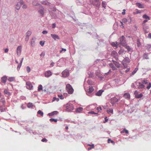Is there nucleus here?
Returning <instances> with one entry per match:
<instances>
[{
	"instance_id": "f257e3e1",
	"label": "nucleus",
	"mask_w": 151,
	"mask_h": 151,
	"mask_svg": "<svg viewBox=\"0 0 151 151\" xmlns=\"http://www.w3.org/2000/svg\"><path fill=\"white\" fill-rule=\"evenodd\" d=\"M126 42L125 40V37L124 36H122L119 38V42H118V47H121V46H124L126 44Z\"/></svg>"
},
{
	"instance_id": "f03ea898",
	"label": "nucleus",
	"mask_w": 151,
	"mask_h": 151,
	"mask_svg": "<svg viewBox=\"0 0 151 151\" xmlns=\"http://www.w3.org/2000/svg\"><path fill=\"white\" fill-rule=\"evenodd\" d=\"M66 89L69 94H72L73 93L74 89L70 84H67L66 85Z\"/></svg>"
},
{
	"instance_id": "7ed1b4c3",
	"label": "nucleus",
	"mask_w": 151,
	"mask_h": 151,
	"mask_svg": "<svg viewBox=\"0 0 151 151\" xmlns=\"http://www.w3.org/2000/svg\"><path fill=\"white\" fill-rule=\"evenodd\" d=\"M74 106L72 104H68L66 106L65 110L68 111H70L74 109Z\"/></svg>"
},
{
	"instance_id": "20e7f679",
	"label": "nucleus",
	"mask_w": 151,
	"mask_h": 151,
	"mask_svg": "<svg viewBox=\"0 0 151 151\" xmlns=\"http://www.w3.org/2000/svg\"><path fill=\"white\" fill-rule=\"evenodd\" d=\"M62 77H66L69 76V71L65 69L62 72Z\"/></svg>"
},
{
	"instance_id": "39448f33",
	"label": "nucleus",
	"mask_w": 151,
	"mask_h": 151,
	"mask_svg": "<svg viewBox=\"0 0 151 151\" xmlns=\"http://www.w3.org/2000/svg\"><path fill=\"white\" fill-rule=\"evenodd\" d=\"M111 55L116 60L118 59V56L117 52L114 51L111 52Z\"/></svg>"
},
{
	"instance_id": "423d86ee",
	"label": "nucleus",
	"mask_w": 151,
	"mask_h": 151,
	"mask_svg": "<svg viewBox=\"0 0 151 151\" xmlns=\"http://www.w3.org/2000/svg\"><path fill=\"white\" fill-rule=\"evenodd\" d=\"M27 88L29 90H31L33 88V86L31 83L29 81L27 82L26 83Z\"/></svg>"
},
{
	"instance_id": "0eeeda50",
	"label": "nucleus",
	"mask_w": 151,
	"mask_h": 151,
	"mask_svg": "<svg viewBox=\"0 0 151 151\" xmlns=\"http://www.w3.org/2000/svg\"><path fill=\"white\" fill-rule=\"evenodd\" d=\"M19 1L17 2L16 6V8L17 9H19L22 4H23V1L22 0H19Z\"/></svg>"
},
{
	"instance_id": "6e6552de",
	"label": "nucleus",
	"mask_w": 151,
	"mask_h": 151,
	"mask_svg": "<svg viewBox=\"0 0 151 151\" xmlns=\"http://www.w3.org/2000/svg\"><path fill=\"white\" fill-rule=\"evenodd\" d=\"M118 101V99L115 97H114L111 99L110 102L112 104V106Z\"/></svg>"
},
{
	"instance_id": "1a4fd4ad",
	"label": "nucleus",
	"mask_w": 151,
	"mask_h": 151,
	"mask_svg": "<svg viewBox=\"0 0 151 151\" xmlns=\"http://www.w3.org/2000/svg\"><path fill=\"white\" fill-rule=\"evenodd\" d=\"M136 83H138V88L139 89H143L145 87V86L141 82H137Z\"/></svg>"
},
{
	"instance_id": "9d476101",
	"label": "nucleus",
	"mask_w": 151,
	"mask_h": 151,
	"mask_svg": "<svg viewBox=\"0 0 151 151\" xmlns=\"http://www.w3.org/2000/svg\"><path fill=\"white\" fill-rule=\"evenodd\" d=\"M123 97L129 100L130 99V95L128 93H126L124 94Z\"/></svg>"
},
{
	"instance_id": "9b49d317",
	"label": "nucleus",
	"mask_w": 151,
	"mask_h": 151,
	"mask_svg": "<svg viewBox=\"0 0 151 151\" xmlns=\"http://www.w3.org/2000/svg\"><path fill=\"white\" fill-rule=\"evenodd\" d=\"M22 47L21 46H18L17 49V53L18 55H20L21 52Z\"/></svg>"
},
{
	"instance_id": "f8f14e48",
	"label": "nucleus",
	"mask_w": 151,
	"mask_h": 151,
	"mask_svg": "<svg viewBox=\"0 0 151 151\" xmlns=\"http://www.w3.org/2000/svg\"><path fill=\"white\" fill-rule=\"evenodd\" d=\"M51 36L55 40H56L57 39L58 40L60 39L59 37L57 35L51 34Z\"/></svg>"
},
{
	"instance_id": "ddd939ff",
	"label": "nucleus",
	"mask_w": 151,
	"mask_h": 151,
	"mask_svg": "<svg viewBox=\"0 0 151 151\" xmlns=\"http://www.w3.org/2000/svg\"><path fill=\"white\" fill-rule=\"evenodd\" d=\"M112 61L113 62V64L115 65L116 67L119 68L120 67V64L119 63L116 61H115L114 60H112Z\"/></svg>"
},
{
	"instance_id": "4468645a",
	"label": "nucleus",
	"mask_w": 151,
	"mask_h": 151,
	"mask_svg": "<svg viewBox=\"0 0 151 151\" xmlns=\"http://www.w3.org/2000/svg\"><path fill=\"white\" fill-rule=\"evenodd\" d=\"M52 75L51 72L50 70L46 72L45 73V76L46 77H49Z\"/></svg>"
},
{
	"instance_id": "2eb2a0df",
	"label": "nucleus",
	"mask_w": 151,
	"mask_h": 151,
	"mask_svg": "<svg viewBox=\"0 0 151 151\" xmlns=\"http://www.w3.org/2000/svg\"><path fill=\"white\" fill-rule=\"evenodd\" d=\"M7 79V78L6 76H3L1 78V82L4 83H6Z\"/></svg>"
},
{
	"instance_id": "dca6fc26",
	"label": "nucleus",
	"mask_w": 151,
	"mask_h": 151,
	"mask_svg": "<svg viewBox=\"0 0 151 151\" xmlns=\"http://www.w3.org/2000/svg\"><path fill=\"white\" fill-rule=\"evenodd\" d=\"M118 42H112L111 43V45L114 47H116V48H117L118 46Z\"/></svg>"
},
{
	"instance_id": "f3484780",
	"label": "nucleus",
	"mask_w": 151,
	"mask_h": 151,
	"mask_svg": "<svg viewBox=\"0 0 151 151\" xmlns=\"http://www.w3.org/2000/svg\"><path fill=\"white\" fill-rule=\"evenodd\" d=\"M99 0H93L92 4L96 6H97L99 4Z\"/></svg>"
},
{
	"instance_id": "a211bd4d",
	"label": "nucleus",
	"mask_w": 151,
	"mask_h": 151,
	"mask_svg": "<svg viewBox=\"0 0 151 151\" xmlns=\"http://www.w3.org/2000/svg\"><path fill=\"white\" fill-rule=\"evenodd\" d=\"M136 4L139 8H145L144 5L140 3H136Z\"/></svg>"
},
{
	"instance_id": "6ab92c4d",
	"label": "nucleus",
	"mask_w": 151,
	"mask_h": 151,
	"mask_svg": "<svg viewBox=\"0 0 151 151\" xmlns=\"http://www.w3.org/2000/svg\"><path fill=\"white\" fill-rule=\"evenodd\" d=\"M124 47H125L127 49L128 52L131 51L132 50V48H130L129 46L127 45L126 44Z\"/></svg>"
},
{
	"instance_id": "aec40b11",
	"label": "nucleus",
	"mask_w": 151,
	"mask_h": 151,
	"mask_svg": "<svg viewBox=\"0 0 151 151\" xmlns=\"http://www.w3.org/2000/svg\"><path fill=\"white\" fill-rule=\"evenodd\" d=\"M114 64L113 63H110L109 64V66L112 68L113 70H114L116 69V67L114 66Z\"/></svg>"
},
{
	"instance_id": "412c9836",
	"label": "nucleus",
	"mask_w": 151,
	"mask_h": 151,
	"mask_svg": "<svg viewBox=\"0 0 151 151\" xmlns=\"http://www.w3.org/2000/svg\"><path fill=\"white\" fill-rule=\"evenodd\" d=\"M58 113L57 111H55L52 112L51 113H49L48 115L49 116H52L54 115H56Z\"/></svg>"
},
{
	"instance_id": "4be33fe9",
	"label": "nucleus",
	"mask_w": 151,
	"mask_h": 151,
	"mask_svg": "<svg viewBox=\"0 0 151 151\" xmlns=\"http://www.w3.org/2000/svg\"><path fill=\"white\" fill-rule=\"evenodd\" d=\"M24 58H22L21 59V60L20 61V63L18 65L17 67V69L18 70H19V69L20 68L22 64V63L23 61V60Z\"/></svg>"
},
{
	"instance_id": "5701e85b",
	"label": "nucleus",
	"mask_w": 151,
	"mask_h": 151,
	"mask_svg": "<svg viewBox=\"0 0 151 151\" xmlns=\"http://www.w3.org/2000/svg\"><path fill=\"white\" fill-rule=\"evenodd\" d=\"M137 92V91H135L134 92V94H136ZM135 96L137 98H139L142 97L143 96V95L142 93H140L138 95H136V94H135Z\"/></svg>"
},
{
	"instance_id": "b1692460",
	"label": "nucleus",
	"mask_w": 151,
	"mask_h": 151,
	"mask_svg": "<svg viewBox=\"0 0 151 151\" xmlns=\"http://www.w3.org/2000/svg\"><path fill=\"white\" fill-rule=\"evenodd\" d=\"M83 108L81 107H80L76 109V112L80 113L83 111Z\"/></svg>"
},
{
	"instance_id": "393cba45",
	"label": "nucleus",
	"mask_w": 151,
	"mask_h": 151,
	"mask_svg": "<svg viewBox=\"0 0 151 151\" xmlns=\"http://www.w3.org/2000/svg\"><path fill=\"white\" fill-rule=\"evenodd\" d=\"M88 90V93H91L93 91L94 89L92 86H89Z\"/></svg>"
},
{
	"instance_id": "a878e982",
	"label": "nucleus",
	"mask_w": 151,
	"mask_h": 151,
	"mask_svg": "<svg viewBox=\"0 0 151 151\" xmlns=\"http://www.w3.org/2000/svg\"><path fill=\"white\" fill-rule=\"evenodd\" d=\"M102 92V91L100 90L96 93V95L98 96H100L101 95Z\"/></svg>"
},
{
	"instance_id": "bb28decb",
	"label": "nucleus",
	"mask_w": 151,
	"mask_h": 151,
	"mask_svg": "<svg viewBox=\"0 0 151 151\" xmlns=\"http://www.w3.org/2000/svg\"><path fill=\"white\" fill-rule=\"evenodd\" d=\"M143 59H148L149 58L148 57V55L147 53H145L143 55Z\"/></svg>"
},
{
	"instance_id": "cd10ccee",
	"label": "nucleus",
	"mask_w": 151,
	"mask_h": 151,
	"mask_svg": "<svg viewBox=\"0 0 151 151\" xmlns=\"http://www.w3.org/2000/svg\"><path fill=\"white\" fill-rule=\"evenodd\" d=\"M8 80L10 82L13 81L15 80V78L14 77H9L8 79Z\"/></svg>"
},
{
	"instance_id": "c85d7f7f",
	"label": "nucleus",
	"mask_w": 151,
	"mask_h": 151,
	"mask_svg": "<svg viewBox=\"0 0 151 151\" xmlns=\"http://www.w3.org/2000/svg\"><path fill=\"white\" fill-rule=\"evenodd\" d=\"M38 12L42 16H43L44 14V10L42 9H41L39 10L38 11Z\"/></svg>"
},
{
	"instance_id": "c756f323",
	"label": "nucleus",
	"mask_w": 151,
	"mask_h": 151,
	"mask_svg": "<svg viewBox=\"0 0 151 151\" xmlns=\"http://www.w3.org/2000/svg\"><path fill=\"white\" fill-rule=\"evenodd\" d=\"M33 106V105L31 103H29L27 104V106L28 108H31Z\"/></svg>"
},
{
	"instance_id": "7c9ffc66",
	"label": "nucleus",
	"mask_w": 151,
	"mask_h": 151,
	"mask_svg": "<svg viewBox=\"0 0 151 151\" xmlns=\"http://www.w3.org/2000/svg\"><path fill=\"white\" fill-rule=\"evenodd\" d=\"M124 52V50L121 49L118 52V53L120 55L122 54Z\"/></svg>"
},
{
	"instance_id": "2f4dec72",
	"label": "nucleus",
	"mask_w": 151,
	"mask_h": 151,
	"mask_svg": "<svg viewBox=\"0 0 151 151\" xmlns=\"http://www.w3.org/2000/svg\"><path fill=\"white\" fill-rule=\"evenodd\" d=\"M31 34L32 32H31V31H28L26 33V36L29 37L31 35Z\"/></svg>"
},
{
	"instance_id": "473e14b6",
	"label": "nucleus",
	"mask_w": 151,
	"mask_h": 151,
	"mask_svg": "<svg viewBox=\"0 0 151 151\" xmlns=\"http://www.w3.org/2000/svg\"><path fill=\"white\" fill-rule=\"evenodd\" d=\"M88 146H90L91 147L88 148V150H91V149H92V148H94V145H93V144L92 145H91L88 144Z\"/></svg>"
},
{
	"instance_id": "72a5a7b5",
	"label": "nucleus",
	"mask_w": 151,
	"mask_h": 151,
	"mask_svg": "<svg viewBox=\"0 0 151 151\" xmlns=\"http://www.w3.org/2000/svg\"><path fill=\"white\" fill-rule=\"evenodd\" d=\"M142 17L144 19H148L149 20L150 19V17L146 14H144L142 16Z\"/></svg>"
},
{
	"instance_id": "f704fd0d",
	"label": "nucleus",
	"mask_w": 151,
	"mask_h": 151,
	"mask_svg": "<svg viewBox=\"0 0 151 151\" xmlns=\"http://www.w3.org/2000/svg\"><path fill=\"white\" fill-rule=\"evenodd\" d=\"M42 89V86L41 85H40L38 87V91H40Z\"/></svg>"
},
{
	"instance_id": "c9c22d12",
	"label": "nucleus",
	"mask_w": 151,
	"mask_h": 151,
	"mask_svg": "<svg viewBox=\"0 0 151 151\" xmlns=\"http://www.w3.org/2000/svg\"><path fill=\"white\" fill-rule=\"evenodd\" d=\"M141 82L143 84H147L148 83L147 80H143L141 81Z\"/></svg>"
},
{
	"instance_id": "e433bc0d",
	"label": "nucleus",
	"mask_w": 151,
	"mask_h": 151,
	"mask_svg": "<svg viewBox=\"0 0 151 151\" xmlns=\"http://www.w3.org/2000/svg\"><path fill=\"white\" fill-rule=\"evenodd\" d=\"M0 102H2V103H3V105L4 106V105H5V99H4V98H1V100L0 101Z\"/></svg>"
},
{
	"instance_id": "4c0bfd02",
	"label": "nucleus",
	"mask_w": 151,
	"mask_h": 151,
	"mask_svg": "<svg viewBox=\"0 0 151 151\" xmlns=\"http://www.w3.org/2000/svg\"><path fill=\"white\" fill-rule=\"evenodd\" d=\"M107 112L108 114H109L110 113L113 114V110L112 109H110L109 110H107Z\"/></svg>"
},
{
	"instance_id": "58836bf2",
	"label": "nucleus",
	"mask_w": 151,
	"mask_h": 151,
	"mask_svg": "<svg viewBox=\"0 0 151 151\" xmlns=\"http://www.w3.org/2000/svg\"><path fill=\"white\" fill-rule=\"evenodd\" d=\"M37 113L39 114H40L42 116L43 115V113L40 110H39L38 111Z\"/></svg>"
},
{
	"instance_id": "ea45409f",
	"label": "nucleus",
	"mask_w": 151,
	"mask_h": 151,
	"mask_svg": "<svg viewBox=\"0 0 151 151\" xmlns=\"http://www.w3.org/2000/svg\"><path fill=\"white\" fill-rule=\"evenodd\" d=\"M5 109L3 108L2 106H0V111L1 112H4L5 111Z\"/></svg>"
},
{
	"instance_id": "a19ab883",
	"label": "nucleus",
	"mask_w": 151,
	"mask_h": 151,
	"mask_svg": "<svg viewBox=\"0 0 151 151\" xmlns=\"http://www.w3.org/2000/svg\"><path fill=\"white\" fill-rule=\"evenodd\" d=\"M110 142L112 143L113 145H114L115 144L113 140H111L110 139H108V142L109 143Z\"/></svg>"
},
{
	"instance_id": "79ce46f5",
	"label": "nucleus",
	"mask_w": 151,
	"mask_h": 151,
	"mask_svg": "<svg viewBox=\"0 0 151 151\" xmlns=\"http://www.w3.org/2000/svg\"><path fill=\"white\" fill-rule=\"evenodd\" d=\"M50 121H51V122H57V119H50Z\"/></svg>"
},
{
	"instance_id": "37998d69",
	"label": "nucleus",
	"mask_w": 151,
	"mask_h": 151,
	"mask_svg": "<svg viewBox=\"0 0 151 151\" xmlns=\"http://www.w3.org/2000/svg\"><path fill=\"white\" fill-rule=\"evenodd\" d=\"M102 6L103 7H104V8H106V4L105 2H102Z\"/></svg>"
},
{
	"instance_id": "c03bdc74",
	"label": "nucleus",
	"mask_w": 151,
	"mask_h": 151,
	"mask_svg": "<svg viewBox=\"0 0 151 151\" xmlns=\"http://www.w3.org/2000/svg\"><path fill=\"white\" fill-rule=\"evenodd\" d=\"M56 100L57 101H59V99L58 98H57L55 97H54L53 98V101H55Z\"/></svg>"
},
{
	"instance_id": "a18cd8bd",
	"label": "nucleus",
	"mask_w": 151,
	"mask_h": 151,
	"mask_svg": "<svg viewBox=\"0 0 151 151\" xmlns=\"http://www.w3.org/2000/svg\"><path fill=\"white\" fill-rule=\"evenodd\" d=\"M151 87V83H149V85L147 87V89H149Z\"/></svg>"
},
{
	"instance_id": "49530a36",
	"label": "nucleus",
	"mask_w": 151,
	"mask_h": 151,
	"mask_svg": "<svg viewBox=\"0 0 151 151\" xmlns=\"http://www.w3.org/2000/svg\"><path fill=\"white\" fill-rule=\"evenodd\" d=\"M26 69L28 73H29L31 70L29 66H27L26 67Z\"/></svg>"
},
{
	"instance_id": "de8ad7c7",
	"label": "nucleus",
	"mask_w": 151,
	"mask_h": 151,
	"mask_svg": "<svg viewBox=\"0 0 151 151\" xmlns=\"http://www.w3.org/2000/svg\"><path fill=\"white\" fill-rule=\"evenodd\" d=\"M122 21L124 23H126L127 22V19L124 18L122 19Z\"/></svg>"
},
{
	"instance_id": "09e8293b",
	"label": "nucleus",
	"mask_w": 151,
	"mask_h": 151,
	"mask_svg": "<svg viewBox=\"0 0 151 151\" xmlns=\"http://www.w3.org/2000/svg\"><path fill=\"white\" fill-rule=\"evenodd\" d=\"M138 69L137 68H135L133 71L132 73V75L134 74L137 71Z\"/></svg>"
},
{
	"instance_id": "8fccbe9b",
	"label": "nucleus",
	"mask_w": 151,
	"mask_h": 151,
	"mask_svg": "<svg viewBox=\"0 0 151 151\" xmlns=\"http://www.w3.org/2000/svg\"><path fill=\"white\" fill-rule=\"evenodd\" d=\"M111 70L110 69L109 70V71L108 72L105 73L104 76H107L109 74V73H111Z\"/></svg>"
},
{
	"instance_id": "3c124183",
	"label": "nucleus",
	"mask_w": 151,
	"mask_h": 151,
	"mask_svg": "<svg viewBox=\"0 0 151 151\" xmlns=\"http://www.w3.org/2000/svg\"><path fill=\"white\" fill-rule=\"evenodd\" d=\"M40 44L42 46H43L44 45V42H43L42 41H40Z\"/></svg>"
},
{
	"instance_id": "603ef678",
	"label": "nucleus",
	"mask_w": 151,
	"mask_h": 151,
	"mask_svg": "<svg viewBox=\"0 0 151 151\" xmlns=\"http://www.w3.org/2000/svg\"><path fill=\"white\" fill-rule=\"evenodd\" d=\"M58 96L59 97L60 99H64V98L63 97V96L62 95H58Z\"/></svg>"
},
{
	"instance_id": "864d4df0",
	"label": "nucleus",
	"mask_w": 151,
	"mask_h": 151,
	"mask_svg": "<svg viewBox=\"0 0 151 151\" xmlns=\"http://www.w3.org/2000/svg\"><path fill=\"white\" fill-rule=\"evenodd\" d=\"M151 47V45L148 44L147 45V48L148 49H149Z\"/></svg>"
},
{
	"instance_id": "5fc2aeb1",
	"label": "nucleus",
	"mask_w": 151,
	"mask_h": 151,
	"mask_svg": "<svg viewBox=\"0 0 151 151\" xmlns=\"http://www.w3.org/2000/svg\"><path fill=\"white\" fill-rule=\"evenodd\" d=\"M63 51H66V49H65L62 48V50L60 51V53H61Z\"/></svg>"
},
{
	"instance_id": "6e6d98bb",
	"label": "nucleus",
	"mask_w": 151,
	"mask_h": 151,
	"mask_svg": "<svg viewBox=\"0 0 151 151\" xmlns=\"http://www.w3.org/2000/svg\"><path fill=\"white\" fill-rule=\"evenodd\" d=\"M136 14H139L141 12V11L140 10H139L138 9H136Z\"/></svg>"
},
{
	"instance_id": "4d7b16f0",
	"label": "nucleus",
	"mask_w": 151,
	"mask_h": 151,
	"mask_svg": "<svg viewBox=\"0 0 151 151\" xmlns=\"http://www.w3.org/2000/svg\"><path fill=\"white\" fill-rule=\"evenodd\" d=\"M41 141L42 142H47V139L46 138H44L41 140Z\"/></svg>"
},
{
	"instance_id": "13d9d810",
	"label": "nucleus",
	"mask_w": 151,
	"mask_h": 151,
	"mask_svg": "<svg viewBox=\"0 0 151 151\" xmlns=\"http://www.w3.org/2000/svg\"><path fill=\"white\" fill-rule=\"evenodd\" d=\"M42 33H43V34H44V35H45V34H47V32L46 31H45V30H44V31H43L42 32Z\"/></svg>"
},
{
	"instance_id": "bf43d9fd",
	"label": "nucleus",
	"mask_w": 151,
	"mask_h": 151,
	"mask_svg": "<svg viewBox=\"0 0 151 151\" xmlns=\"http://www.w3.org/2000/svg\"><path fill=\"white\" fill-rule=\"evenodd\" d=\"M88 113L91 114H97V113H96L94 112V111H91L89 112H88Z\"/></svg>"
},
{
	"instance_id": "052dcab7",
	"label": "nucleus",
	"mask_w": 151,
	"mask_h": 151,
	"mask_svg": "<svg viewBox=\"0 0 151 151\" xmlns=\"http://www.w3.org/2000/svg\"><path fill=\"white\" fill-rule=\"evenodd\" d=\"M35 42L34 41H32L31 42V44L32 46H33L34 45Z\"/></svg>"
},
{
	"instance_id": "680f3d73",
	"label": "nucleus",
	"mask_w": 151,
	"mask_h": 151,
	"mask_svg": "<svg viewBox=\"0 0 151 151\" xmlns=\"http://www.w3.org/2000/svg\"><path fill=\"white\" fill-rule=\"evenodd\" d=\"M147 37L148 38H150L151 39V33H149V34Z\"/></svg>"
},
{
	"instance_id": "e2e57ef3",
	"label": "nucleus",
	"mask_w": 151,
	"mask_h": 151,
	"mask_svg": "<svg viewBox=\"0 0 151 151\" xmlns=\"http://www.w3.org/2000/svg\"><path fill=\"white\" fill-rule=\"evenodd\" d=\"M29 39V37L26 36V38L25 39V40L26 41H27Z\"/></svg>"
},
{
	"instance_id": "0e129e2a",
	"label": "nucleus",
	"mask_w": 151,
	"mask_h": 151,
	"mask_svg": "<svg viewBox=\"0 0 151 151\" xmlns=\"http://www.w3.org/2000/svg\"><path fill=\"white\" fill-rule=\"evenodd\" d=\"M120 23L121 24V25L122 26V28H124V26H123V22L122 21H120Z\"/></svg>"
},
{
	"instance_id": "69168bd1",
	"label": "nucleus",
	"mask_w": 151,
	"mask_h": 151,
	"mask_svg": "<svg viewBox=\"0 0 151 151\" xmlns=\"http://www.w3.org/2000/svg\"><path fill=\"white\" fill-rule=\"evenodd\" d=\"M124 129V132L126 134H127L128 133V131L126 130V129Z\"/></svg>"
},
{
	"instance_id": "338daca9",
	"label": "nucleus",
	"mask_w": 151,
	"mask_h": 151,
	"mask_svg": "<svg viewBox=\"0 0 151 151\" xmlns=\"http://www.w3.org/2000/svg\"><path fill=\"white\" fill-rule=\"evenodd\" d=\"M22 8L23 9H26L27 7V6L26 5H24L22 6Z\"/></svg>"
},
{
	"instance_id": "774afa93",
	"label": "nucleus",
	"mask_w": 151,
	"mask_h": 151,
	"mask_svg": "<svg viewBox=\"0 0 151 151\" xmlns=\"http://www.w3.org/2000/svg\"><path fill=\"white\" fill-rule=\"evenodd\" d=\"M91 81L90 80H88L87 81V82L89 84H92V83H91Z\"/></svg>"
}]
</instances>
